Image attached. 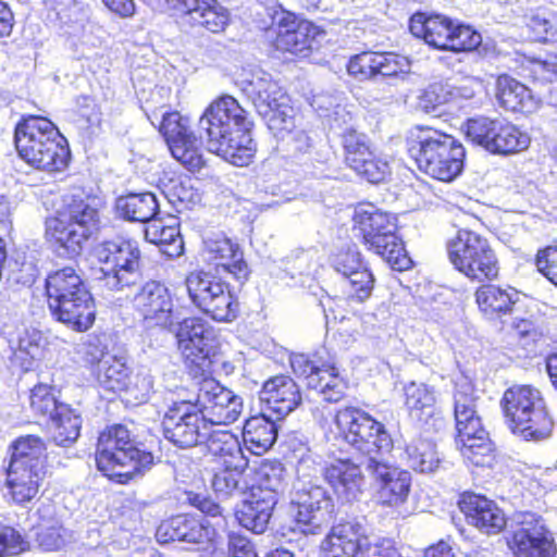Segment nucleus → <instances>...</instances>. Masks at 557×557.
Returning a JSON list of instances; mask_svg holds the SVG:
<instances>
[{
  "label": "nucleus",
  "instance_id": "obj_57",
  "mask_svg": "<svg viewBox=\"0 0 557 557\" xmlns=\"http://www.w3.org/2000/svg\"><path fill=\"white\" fill-rule=\"evenodd\" d=\"M511 330L518 342L531 350H535L537 345L546 338L543 326L532 318H515Z\"/></svg>",
  "mask_w": 557,
  "mask_h": 557
},
{
  "label": "nucleus",
  "instance_id": "obj_24",
  "mask_svg": "<svg viewBox=\"0 0 557 557\" xmlns=\"http://www.w3.org/2000/svg\"><path fill=\"white\" fill-rule=\"evenodd\" d=\"M321 478L342 503H352L363 493L366 474L360 463L350 457H332L320 469Z\"/></svg>",
  "mask_w": 557,
  "mask_h": 557
},
{
  "label": "nucleus",
  "instance_id": "obj_44",
  "mask_svg": "<svg viewBox=\"0 0 557 557\" xmlns=\"http://www.w3.org/2000/svg\"><path fill=\"white\" fill-rule=\"evenodd\" d=\"M37 513L39 520L36 527V542L45 552L60 550L69 543L71 534L65 530L61 521L50 515L49 506H41Z\"/></svg>",
  "mask_w": 557,
  "mask_h": 557
},
{
  "label": "nucleus",
  "instance_id": "obj_18",
  "mask_svg": "<svg viewBox=\"0 0 557 557\" xmlns=\"http://www.w3.org/2000/svg\"><path fill=\"white\" fill-rule=\"evenodd\" d=\"M156 539L162 544L175 541L191 544L202 557L212 556L220 544L215 527L193 513H177L163 519L157 527Z\"/></svg>",
  "mask_w": 557,
  "mask_h": 557
},
{
  "label": "nucleus",
  "instance_id": "obj_21",
  "mask_svg": "<svg viewBox=\"0 0 557 557\" xmlns=\"http://www.w3.org/2000/svg\"><path fill=\"white\" fill-rule=\"evenodd\" d=\"M257 112L261 115L268 127L275 134L289 132L292 117L290 106L286 94L276 82L258 77L245 87Z\"/></svg>",
  "mask_w": 557,
  "mask_h": 557
},
{
  "label": "nucleus",
  "instance_id": "obj_9",
  "mask_svg": "<svg viewBox=\"0 0 557 557\" xmlns=\"http://www.w3.org/2000/svg\"><path fill=\"white\" fill-rule=\"evenodd\" d=\"M285 467L278 460L263 459L255 469V481L248 497L236 511L242 527L253 533H263L277 503L278 493L285 485Z\"/></svg>",
  "mask_w": 557,
  "mask_h": 557
},
{
  "label": "nucleus",
  "instance_id": "obj_52",
  "mask_svg": "<svg viewBox=\"0 0 557 557\" xmlns=\"http://www.w3.org/2000/svg\"><path fill=\"white\" fill-rule=\"evenodd\" d=\"M48 421L51 422V436L57 445L69 446L78 438L82 419L69 405L59 407V411Z\"/></svg>",
  "mask_w": 557,
  "mask_h": 557
},
{
  "label": "nucleus",
  "instance_id": "obj_6",
  "mask_svg": "<svg viewBox=\"0 0 557 557\" xmlns=\"http://www.w3.org/2000/svg\"><path fill=\"white\" fill-rule=\"evenodd\" d=\"M405 147L418 170L435 181L450 183L463 171L467 151L451 134L417 125L406 136Z\"/></svg>",
  "mask_w": 557,
  "mask_h": 557
},
{
  "label": "nucleus",
  "instance_id": "obj_62",
  "mask_svg": "<svg viewBox=\"0 0 557 557\" xmlns=\"http://www.w3.org/2000/svg\"><path fill=\"white\" fill-rule=\"evenodd\" d=\"M186 500L191 507L201 511L206 518H219L225 524L223 509L220 504L212 498L193 491H188L186 492Z\"/></svg>",
  "mask_w": 557,
  "mask_h": 557
},
{
  "label": "nucleus",
  "instance_id": "obj_32",
  "mask_svg": "<svg viewBox=\"0 0 557 557\" xmlns=\"http://www.w3.org/2000/svg\"><path fill=\"white\" fill-rule=\"evenodd\" d=\"M47 471L8 466L3 488L8 503L24 507L41 494Z\"/></svg>",
  "mask_w": 557,
  "mask_h": 557
},
{
  "label": "nucleus",
  "instance_id": "obj_31",
  "mask_svg": "<svg viewBox=\"0 0 557 557\" xmlns=\"http://www.w3.org/2000/svg\"><path fill=\"white\" fill-rule=\"evenodd\" d=\"M478 396L469 383L457 385L454 393L455 441H470L474 436L488 433L483 426L476 410Z\"/></svg>",
  "mask_w": 557,
  "mask_h": 557
},
{
  "label": "nucleus",
  "instance_id": "obj_16",
  "mask_svg": "<svg viewBox=\"0 0 557 557\" xmlns=\"http://www.w3.org/2000/svg\"><path fill=\"white\" fill-rule=\"evenodd\" d=\"M171 156L190 173H198L207 166L202 140L194 129L189 116L177 110L162 114L158 126Z\"/></svg>",
  "mask_w": 557,
  "mask_h": 557
},
{
  "label": "nucleus",
  "instance_id": "obj_58",
  "mask_svg": "<svg viewBox=\"0 0 557 557\" xmlns=\"http://www.w3.org/2000/svg\"><path fill=\"white\" fill-rule=\"evenodd\" d=\"M354 173L368 183L380 184L389 177L392 171L388 161L375 149Z\"/></svg>",
  "mask_w": 557,
  "mask_h": 557
},
{
  "label": "nucleus",
  "instance_id": "obj_2",
  "mask_svg": "<svg viewBox=\"0 0 557 557\" xmlns=\"http://www.w3.org/2000/svg\"><path fill=\"white\" fill-rule=\"evenodd\" d=\"M102 207L101 198L85 189L62 196L60 206L44 219L46 244L70 259L81 256L101 227Z\"/></svg>",
  "mask_w": 557,
  "mask_h": 557
},
{
  "label": "nucleus",
  "instance_id": "obj_22",
  "mask_svg": "<svg viewBox=\"0 0 557 557\" xmlns=\"http://www.w3.org/2000/svg\"><path fill=\"white\" fill-rule=\"evenodd\" d=\"M376 277L370 267L343 278L341 292L329 296V311L335 320H346L361 313V306L372 298Z\"/></svg>",
  "mask_w": 557,
  "mask_h": 557
},
{
  "label": "nucleus",
  "instance_id": "obj_28",
  "mask_svg": "<svg viewBox=\"0 0 557 557\" xmlns=\"http://www.w3.org/2000/svg\"><path fill=\"white\" fill-rule=\"evenodd\" d=\"M368 469L376 483V493L382 505L399 506L408 499L411 490L409 471L375 458L369 459Z\"/></svg>",
  "mask_w": 557,
  "mask_h": 557
},
{
  "label": "nucleus",
  "instance_id": "obj_40",
  "mask_svg": "<svg viewBox=\"0 0 557 557\" xmlns=\"http://www.w3.org/2000/svg\"><path fill=\"white\" fill-rule=\"evenodd\" d=\"M119 218L138 223H150L159 213V202L153 193H128L115 200Z\"/></svg>",
  "mask_w": 557,
  "mask_h": 557
},
{
  "label": "nucleus",
  "instance_id": "obj_49",
  "mask_svg": "<svg viewBox=\"0 0 557 557\" xmlns=\"http://www.w3.org/2000/svg\"><path fill=\"white\" fill-rule=\"evenodd\" d=\"M396 233L392 232L383 240H380L381 243L374 244L368 250L381 257L392 270L405 272L413 267V261L404 240Z\"/></svg>",
  "mask_w": 557,
  "mask_h": 557
},
{
  "label": "nucleus",
  "instance_id": "obj_45",
  "mask_svg": "<svg viewBox=\"0 0 557 557\" xmlns=\"http://www.w3.org/2000/svg\"><path fill=\"white\" fill-rule=\"evenodd\" d=\"M277 437V428L273 420L264 414L248 418L244 424L243 438L249 450L262 455L269 450Z\"/></svg>",
  "mask_w": 557,
  "mask_h": 557
},
{
  "label": "nucleus",
  "instance_id": "obj_11",
  "mask_svg": "<svg viewBox=\"0 0 557 557\" xmlns=\"http://www.w3.org/2000/svg\"><path fill=\"white\" fill-rule=\"evenodd\" d=\"M335 441L362 454L388 453L394 447L385 424L356 406L338 408L329 429Z\"/></svg>",
  "mask_w": 557,
  "mask_h": 557
},
{
  "label": "nucleus",
  "instance_id": "obj_4",
  "mask_svg": "<svg viewBox=\"0 0 557 557\" xmlns=\"http://www.w3.org/2000/svg\"><path fill=\"white\" fill-rule=\"evenodd\" d=\"M13 143L23 162L49 175L64 172L72 160L67 138L52 120L44 115H21L14 125Z\"/></svg>",
  "mask_w": 557,
  "mask_h": 557
},
{
  "label": "nucleus",
  "instance_id": "obj_50",
  "mask_svg": "<svg viewBox=\"0 0 557 557\" xmlns=\"http://www.w3.org/2000/svg\"><path fill=\"white\" fill-rule=\"evenodd\" d=\"M209 425L208 435L203 438V443L208 451L215 458V461H224L230 459L246 458L238 437L230 430L212 429Z\"/></svg>",
  "mask_w": 557,
  "mask_h": 557
},
{
  "label": "nucleus",
  "instance_id": "obj_47",
  "mask_svg": "<svg viewBox=\"0 0 557 557\" xmlns=\"http://www.w3.org/2000/svg\"><path fill=\"white\" fill-rule=\"evenodd\" d=\"M216 463L218 467L211 479V487L218 495L232 496L239 490L244 473L248 468V459H230Z\"/></svg>",
  "mask_w": 557,
  "mask_h": 557
},
{
  "label": "nucleus",
  "instance_id": "obj_1",
  "mask_svg": "<svg viewBox=\"0 0 557 557\" xmlns=\"http://www.w3.org/2000/svg\"><path fill=\"white\" fill-rule=\"evenodd\" d=\"M446 257L453 269L472 283H482L474 290L479 312L490 321L512 317L521 301L511 286L493 284L500 277V260L492 242L484 234L461 227L445 242Z\"/></svg>",
  "mask_w": 557,
  "mask_h": 557
},
{
  "label": "nucleus",
  "instance_id": "obj_5",
  "mask_svg": "<svg viewBox=\"0 0 557 557\" xmlns=\"http://www.w3.org/2000/svg\"><path fill=\"white\" fill-rule=\"evenodd\" d=\"M44 288L47 308L54 321L77 333L94 326L96 301L76 268L65 265L49 272Z\"/></svg>",
  "mask_w": 557,
  "mask_h": 557
},
{
  "label": "nucleus",
  "instance_id": "obj_14",
  "mask_svg": "<svg viewBox=\"0 0 557 557\" xmlns=\"http://www.w3.org/2000/svg\"><path fill=\"white\" fill-rule=\"evenodd\" d=\"M293 373L306 382L309 389L317 391L327 403L345 398L347 383L339 375L337 359L326 347L311 352L293 354L289 357Z\"/></svg>",
  "mask_w": 557,
  "mask_h": 557
},
{
  "label": "nucleus",
  "instance_id": "obj_7",
  "mask_svg": "<svg viewBox=\"0 0 557 557\" xmlns=\"http://www.w3.org/2000/svg\"><path fill=\"white\" fill-rule=\"evenodd\" d=\"M96 467L109 481L127 485L153 463V455L122 423L99 432L95 449Z\"/></svg>",
  "mask_w": 557,
  "mask_h": 557
},
{
  "label": "nucleus",
  "instance_id": "obj_56",
  "mask_svg": "<svg viewBox=\"0 0 557 557\" xmlns=\"http://www.w3.org/2000/svg\"><path fill=\"white\" fill-rule=\"evenodd\" d=\"M331 265L343 278L355 274L356 271L370 267L356 246L339 248L332 255Z\"/></svg>",
  "mask_w": 557,
  "mask_h": 557
},
{
  "label": "nucleus",
  "instance_id": "obj_19",
  "mask_svg": "<svg viewBox=\"0 0 557 557\" xmlns=\"http://www.w3.org/2000/svg\"><path fill=\"white\" fill-rule=\"evenodd\" d=\"M164 437L174 446L186 449L202 445L209 421L187 400L174 401L162 418Z\"/></svg>",
  "mask_w": 557,
  "mask_h": 557
},
{
  "label": "nucleus",
  "instance_id": "obj_41",
  "mask_svg": "<svg viewBox=\"0 0 557 557\" xmlns=\"http://www.w3.org/2000/svg\"><path fill=\"white\" fill-rule=\"evenodd\" d=\"M9 450L8 466L47 471V447L39 436H20L10 444Z\"/></svg>",
  "mask_w": 557,
  "mask_h": 557
},
{
  "label": "nucleus",
  "instance_id": "obj_63",
  "mask_svg": "<svg viewBox=\"0 0 557 557\" xmlns=\"http://www.w3.org/2000/svg\"><path fill=\"white\" fill-rule=\"evenodd\" d=\"M207 0H165L169 8L186 24Z\"/></svg>",
  "mask_w": 557,
  "mask_h": 557
},
{
  "label": "nucleus",
  "instance_id": "obj_38",
  "mask_svg": "<svg viewBox=\"0 0 557 557\" xmlns=\"http://www.w3.org/2000/svg\"><path fill=\"white\" fill-rule=\"evenodd\" d=\"M209 383V380L207 381ZM213 393L208 397L205 405L207 412V421L209 425H227L235 422L243 411V401L240 397L235 395L231 389L218 385L214 381Z\"/></svg>",
  "mask_w": 557,
  "mask_h": 557
},
{
  "label": "nucleus",
  "instance_id": "obj_35",
  "mask_svg": "<svg viewBox=\"0 0 557 557\" xmlns=\"http://www.w3.org/2000/svg\"><path fill=\"white\" fill-rule=\"evenodd\" d=\"M205 251L216 270L222 269L231 274L239 285H244L249 280L250 269L244 259L243 250L231 239L223 237L210 240Z\"/></svg>",
  "mask_w": 557,
  "mask_h": 557
},
{
  "label": "nucleus",
  "instance_id": "obj_61",
  "mask_svg": "<svg viewBox=\"0 0 557 557\" xmlns=\"http://www.w3.org/2000/svg\"><path fill=\"white\" fill-rule=\"evenodd\" d=\"M28 543L10 525H0V557L14 556L25 552Z\"/></svg>",
  "mask_w": 557,
  "mask_h": 557
},
{
  "label": "nucleus",
  "instance_id": "obj_64",
  "mask_svg": "<svg viewBox=\"0 0 557 557\" xmlns=\"http://www.w3.org/2000/svg\"><path fill=\"white\" fill-rule=\"evenodd\" d=\"M230 557H258L252 543L238 533L228 535Z\"/></svg>",
  "mask_w": 557,
  "mask_h": 557
},
{
  "label": "nucleus",
  "instance_id": "obj_48",
  "mask_svg": "<svg viewBox=\"0 0 557 557\" xmlns=\"http://www.w3.org/2000/svg\"><path fill=\"white\" fill-rule=\"evenodd\" d=\"M459 445L460 454L468 467L492 468L497 461V453L490 434L474 436L470 441H461Z\"/></svg>",
  "mask_w": 557,
  "mask_h": 557
},
{
  "label": "nucleus",
  "instance_id": "obj_59",
  "mask_svg": "<svg viewBox=\"0 0 557 557\" xmlns=\"http://www.w3.org/2000/svg\"><path fill=\"white\" fill-rule=\"evenodd\" d=\"M533 264L537 273L557 288V238L536 250Z\"/></svg>",
  "mask_w": 557,
  "mask_h": 557
},
{
  "label": "nucleus",
  "instance_id": "obj_42",
  "mask_svg": "<svg viewBox=\"0 0 557 557\" xmlns=\"http://www.w3.org/2000/svg\"><path fill=\"white\" fill-rule=\"evenodd\" d=\"M554 428V417L547 404H544L509 430L524 442L540 443L553 435Z\"/></svg>",
  "mask_w": 557,
  "mask_h": 557
},
{
  "label": "nucleus",
  "instance_id": "obj_34",
  "mask_svg": "<svg viewBox=\"0 0 557 557\" xmlns=\"http://www.w3.org/2000/svg\"><path fill=\"white\" fill-rule=\"evenodd\" d=\"M546 404L541 391L532 385H512L505 389L500 408L508 429Z\"/></svg>",
  "mask_w": 557,
  "mask_h": 557
},
{
  "label": "nucleus",
  "instance_id": "obj_17",
  "mask_svg": "<svg viewBox=\"0 0 557 557\" xmlns=\"http://www.w3.org/2000/svg\"><path fill=\"white\" fill-rule=\"evenodd\" d=\"M513 557H557L555 532L539 513L521 512L506 537Z\"/></svg>",
  "mask_w": 557,
  "mask_h": 557
},
{
  "label": "nucleus",
  "instance_id": "obj_15",
  "mask_svg": "<svg viewBox=\"0 0 557 557\" xmlns=\"http://www.w3.org/2000/svg\"><path fill=\"white\" fill-rule=\"evenodd\" d=\"M101 275L99 281L109 290L135 285L140 274L141 251L136 240L116 238L102 242L96 250Z\"/></svg>",
  "mask_w": 557,
  "mask_h": 557
},
{
  "label": "nucleus",
  "instance_id": "obj_30",
  "mask_svg": "<svg viewBox=\"0 0 557 557\" xmlns=\"http://www.w3.org/2000/svg\"><path fill=\"white\" fill-rule=\"evenodd\" d=\"M352 231L357 232L360 243L369 249L381 243L392 232H397L398 219L391 212L377 209L373 205H358L351 215Z\"/></svg>",
  "mask_w": 557,
  "mask_h": 557
},
{
  "label": "nucleus",
  "instance_id": "obj_53",
  "mask_svg": "<svg viewBox=\"0 0 557 557\" xmlns=\"http://www.w3.org/2000/svg\"><path fill=\"white\" fill-rule=\"evenodd\" d=\"M146 237L153 244L162 247L171 256H180L184 251V242L180 233V225L175 222L166 224L157 216L146 228Z\"/></svg>",
  "mask_w": 557,
  "mask_h": 557
},
{
  "label": "nucleus",
  "instance_id": "obj_13",
  "mask_svg": "<svg viewBox=\"0 0 557 557\" xmlns=\"http://www.w3.org/2000/svg\"><path fill=\"white\" fill-rule=\"evenodd\" d=\"M322 26L278 5L271 14L265 36L271 48L282 54L309 55L318 39L325 36Z\"/></svg>",
  "mask_w": 557,
  "mask_h": 557
},
{
  "label": "nucleus",
  "instance_id": "obj_46",
  "mask_svg": "<svg viewBox=\"0 0 557 557\" xmlns=\"http://www.w3.org/2000/svg\"><path fill=\"white\" fill-rule=\"evenodd\" d=\"M232 15L220 0H207L187 23L191 29L219 35L230 26Z\"/></svg>",
  "mask_w": 557,
  "mask_h": 557
},
{
  "label": "nucleus",
  "instance_id": "obj_55",
  "mask_svg": "<svg viewBox=\"0 0 557 557\" xmlns=\"http://www.w3.org/2000/svg\"><path fill=\"white\" fill-rule=\"evenodd\" d=\"M448 40L446 51L468 53L475 51L482 45V35L471 25L454 21Z\"/></svg>",
  "mask_w": 557,
  "mask_h": 557
},
{
  "label": "nucleus",
  "instance_id": "obj_25",
  "mask_svg": "<svg viewBox=\"0 0 557 557\" xmlns=\"http://www.w3.org/2000/svg\"><path fill=\"white\" fill-rule=\"evenodd\" d=\"M457 508L465 522L485 535H497L507 527V516L498 504L487 496L473 491L461 492Z\"/></svg>",
  "mask_w": 557,
  "mask_h": 557
},
{
  "label": "nucleus",
  "instance_id": "obj_60",
  "mask_svg": "<svg viewBox=\"0 0 557 557\" xmlns=\"http://www.w3.org/2000/svg\"><path fill=\"white\" fill-rule=\"evenodd\" d=\"M529 39L534 42H549L555 40L557 28L553 20L544 12L533 13L527 22Z\"/></svg>",
  "mask_w": 557,
  "mask_h": 557
},
{
  "label": "nucleus",
  "instance_id": "obj_3",
  "mask_svg": "<svg viewBox=\"0 0 557 557\" xmlns=\"http://www.w3.org/2000/svg\"><path fill=\"white\" fill-rule=\"evenodd\" d=\"M211 150L227 163L245 168L253 163L257 145L249 112L232 96L213 100L200 117Z\"/></svg>",
  "mask_w": 557,
  "mask_h": 557
},
{
  "label": "nucleus",
  "instance_id": "obj_23",
  "mask_svg": "<svg viewBox=\"0 0 557 557\" xmlns=\"http://www.w3.org/2000/svg\"><path fill=\"white\" fill-rule=\"evenodd\" d=\"M83 361L107 391L127 393L137 385L138 375L134 376L125 362L108 354L98 345L88 344L85 347Z\"/></svg>",
  "mask_w": 557,
  "mask_h": 557
},
{
  "label": "nucleus",
  "instance_id": "obj_26",
  "mask_svg": "<svg viewBox=\"0 0 557 557\" xmlns=\"http://www.w3.org/2000/svg\"><path fill=\"white\" fill-rule=\"evenodd\" d=\"M350 76L360 81L397 77L410 71L408 58L389 51L364 50L351 55L346 64Z\"/></svg>",
  "mask_w": 557,
  "mask_h": 557
},
{
  "label": "nucleus",
  "instance_id": "obj_43",
  "mask_svg": "<svg viewBox=\"0 0 557 557\" xmlns=\"http://www.w3.org/2000/svg\"><path fill=\"white\" fill-rule=\"evenodd\" d=\"M404 459L409 468L420 473L436 471L442 461L436 443L422 436H416L405 444Z\"/></svg>",
  "mask_w": 557,
  "mask_h": 557
},
{
  "label": "nucleus",
  "instance_id": "obj_20",
  "mask_svg": "<svg viewBox=\"0 0 557 557\" xmlns=\"http://www.w3.org/2000/svg\"><path fill=\"white\" fill-rule=\"evenodd\" d=\"M132 309L146 329L170 330L175 323L172 295L158 281H148L139 288L133 298Z\"/></svg>",
  "mask_w": 557,
  "mask_h": 557
},
{
  "label": "nucleus",
  "instance_id": "obj_37",
  "mask_svg": "<svg viewBox=\"0 0 557 557\" xmlns=\"http://www.w3.org/2000/svg\"><path fill=\"white\" fill-rule=\"evenodd\" d=\"M495 97L498 104L508 112L528 114L537 108L531 89L506 73L496 76Z\"/></svg>",
  "mask_w": 557,
  "mask_h": 557
},
{
  "label": "nucleus",
  "instance_id": "obj_54",
  "mask_svg": "<svg viewBox=\"0 0 557 557\" xmlns=\"http://www.w3.org/2000/svg\"><path fill=\"white\" fill-rule=\"evenodd\" d=\"M65 404L58 400L51 385L38 383L29 392V407L34 417L48 421Z\"/></svg>",
  "mask_w": 557,
  "mask_h": 557
},
{
  "label": "nucleus",
  "instance_id": "obj_12",
  "mask_svg": "<svg viewBox=\"0 0 557 557\" xmlns=\"http://www.w3.org/2000/svg\"><path fill=\"white\" fill-rule=\"evenodd\" d=\"M184 284L190 302L216 322H233L240 312L238 295L230 284L203 270L190 271Z\"/></svg>",
  "mask_w": 557,
  "mask_h": 557
},
{
  "label": "nucleus",
  "instance_id": "obj_51",
  "mask_svg": "<svg viewBox=\"0 0 557 557\" xmlns=\"http://www.w3.org/2000/svg\"><path fill=\"white\" fill-rule=\"evenodd\" d=\"M341 145L344 163L352 172L375 150L369 137L355 128L342 133Z\"/></svg>",
  "mask_w": 557,
  "mask_h": 557
},
{
  "label": "nucleus",
  "instance_id": "obj_10",
  "mask_svg": "<svg viewBox=\"0 0 557 557\" xmlns=\"http://www.w3.org/2000/svg\"><path fill=\"white\" fill-rule=\"evenodd\" d=\"M461 132L470 145L498 157L520 154L532 141L527 129L502 116L476 114L468 117Z\"/></svg>",
  "mask_w": 557,
  "mask_h": 557
},
{
  "label": "nucleus",
  "instance_id": "obj_27",
  "mask_svg": "<svg viewBox=\"0 0 557 557\" xmlns=\"http://www.w3.org/2000/svg\"><path fill=\"white\" fill-rule=\"evenodd\" d=\"M371 547L364 527L354 520L334 524L320 544L325 557H363Z\"/></svg>",
  "mask_w": 557,
  "mask_h": 557
},
{
  "label": "nucleus",
  "instance_id": "obj_33",
  "mask_svg": "<svg viewBox=\"0 0 557 557\" xmlns=\"http://www.w3.org/2000/svg\"><path fill=\"white\" fill-rule=\"evenodd\" d=\"M261 399L277 416H287L302 403V393L296 381L286 374L268 379L261 388Z\"/></svg>",
  "mask_w": 557,
  "mask_h": 557
},
{
  "label": "nucleus",
  "instance_id": "obj_36",
  "mask_svg": "<svg viewBox=\"0 0 557 557\" xmlns=\"http://www.w3.org/2000/svg\"><path fill=\"white\" fill-rule=\"evenodd\" d=\"M454 20L443 14L416 12L409 20V30L428 46L446 51Z\"/></svg>",
  "mask_w": 557,
  "mask_h": 557
},
{
  "label": "nucleus",
  "instance_id": "obj_8",
  "mask_svg": "<svg viewBox=\"0 0 557 557\" xmlns=\"http://www.w3.org/2000/svg\"><path fill=\"white\" fill-rule=\"evenodd\" d=\"M175 338L187 374L199 382L211 380L222 355L213 327L200 317H187L177 324Z\"/></svg>",
  "mask_w": 557,
  "mask_h": 557
},
{
  "label": "nucleus",
  "instance_id": "obj_29",
  "mask_svg": "<svg viewBox=\"0 0 557 557\" xmlns=\"http://www.w3.org/2000/svg\"><path fill=\"white\" fill-rule=\"evenodd\" d=\"M404 408L409 419L421 426L435 428L443 420L437 389L423 382L410 381L403 388Z\"/></svg>",
  "mask_w": 557,
  "mask_h": 557
},
{
  "label": "nucleus",
  "instance_id": "obj_39",
  "mask_svg": "<svg viewBox=\"0 0 557 557\" xmlns=\"http://www.w3.org/2000/svg\"><path fill=\"white\" fill-rule=\"evenodd\" d=\"M329 498L320 495V498H313L311 495L307 499L295 504V525L304 534H317L332 518V510L329 507Z\"/></svg>",
  "mask_w": 557,
  "mask_h": 557
}]
</instances>
